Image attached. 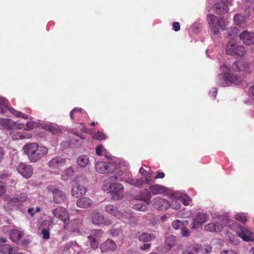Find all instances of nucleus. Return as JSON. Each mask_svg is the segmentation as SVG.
<instances>
[{"label": "nucleus", "instance_id": "obj_1", "mask_svg": "<svg viewBox=\"0 0 254 254\" xmlns=\"http://www.w3.org/2000/svg\"><path fill=\"white\" fill-rule=\"evenodd\" d=\"M224 226L235 231L237 236L243 241L247 242L254 241V233L253 232L231 219L216 217L211 222L205 225L204 228L207 232L218 233L221 232Z\"/></svg>", "mask_w": 254, "mask_h": 254}, {"label": "nucleus", "instance_id": "obj_2", "mask_svg": "<svg viewBox=\"0 0 254 254\" xmlns=\"http://www.w3.org/2000/svg\"><path fill=\"white\" fill-rule=\"evenodd\" d=\"M248 62L244 61H238L231 65L228 62H225L220 65L221 73L217 76L218 83L223 86H227L232 84H238L242 80L241 76L231 74L226 72L232 71L249 73Z\"/></svg>", "mask_w": 254, "mask_h": 254}, {"label": "nucleus", "instance_id": "obj_3", "mask_svg": "<svg viewBox=\"0 0 254 254\" xmlns=\"http://www.w3.org/2000/svg\"><path fill=\"white\" fill-rule=\"evenodd\" d=\"M22 151L32 163L37 162L44 158L48 153L49 149L41 144L36 142L26 143Z\"/></svg>", "mask_w": 254, "mask_h": 254}, {"label": "nucleus", "instance_id": "obj_4", "mask_svg": "<svg viewBox=\"0 0 254 254\" xmlns=\"http://www.w3.org/2000/svg\"><path fill=\"white\" fill-rule=\"evenodd\" d=\"M115 168L116 170L114 173V176L110 178L109 180H115L128 183L131 179V173L129 171L128 163L125 161L117 160Z\"/></svg>", "mask_w": 254, "mask_h": 254}, {"label": "nucleus", "instance_id": "obj_5", "mask_svg": "<svg viewBox=\"0 0 254 254\" xmlns=\"http://www.w3.org/2000/svg\"><path fill=\"white\" fill-rule=\"evenodd\" d=\"M104 191L111 193L112 198L114 200H119L123 197L124 187L121 184H112L110 180L104 182L102 186Z\"/></svg>", "mask_w": 254, "mask_h": 254}, {"label": "nucleus", "instance_id": "obj_6", "mask_svg": "<svg viewBox=\"0 0 254 254\" xmlns=\"http://www.w3.org/2000/svg\"><path fill=\"white\" fill-rule=\"evenodd\" d=\"M8 101L5 98L0 96V114L5 113V109L7 108L9 111L15 117L22 118L23 119H29L28 116L22 112H19L13 109L8 107Z\"/></svg>", "mask_w": 254, "mask_h": 254}, {"label": "nucleus", "instance_id": "obj_7", "mask_svg": "<svg viewBox=\"0 0 254 254\" xmlns=\"http://www.w3.org/2000/svg\"><path fill=\"white\" fill-rule=\"evenodd\" d=\"M226 52L227 54L236 57H242L246 54L244 47L233 41H230L227 43Z\"/></svg>", "mask_w": 254, "mask_h": 254}, {"label": "nucleus", "instance_id": "obj_8", "mask_svg": "<svg viewBox=\"0 0 254 254\" xmlns=\"http://www.w3.org/2000/svg\"><path fill=\"white\" fill-rule=\"evenodd\" d=\"M207 20L209 25L211 31L214 34L217 35L219 32L220 28L222 30L225 29L224 26L222 25L224 21L221 20H218L214 15L209 14L207 16Z\"/></svg>", "mask_w": 254, "mask_h": 254}, {"label": "nucleus", "instance_id": "obj_9", "mask_svg": "<svg viewBox=\"0 0 254 254\" xmlns=\"http://www.w3.org/2000/svg\"><path fill=\"white\" fill-rule=\"evenodd\" d=\"M24 127V124L14 122L10 119L0 118V128L10 130L21 129Z\"/></svg>", "mask_w": 254, "mask_h": 254}, {"label": "nucleus", "instance_id": "obj_10", "mask_svg": "<svg viewBox=\"0 0 254 254\" xmlns=\"http://www.w3.org/2000/svg\"><path fill=\"white\" fill-rule=\"evenodd\" d=\"M117 160L112 162L97 161L95 164L96 171L99 174H104L113 171Z\"/></svg>", "mask_w": 254, "mask_h": 254}, {"label": "nucleus", "instance_id": "obj_11", "mask_svg": "<svg viewBox=\"0 0 254 254\" xmlns=\"http://www.w3.org/2000/svg\"><path fill=\"white\" fill-rule=\"evenodd\" d=\"M52 213L55 217L62 221L65 224L64 228H67V223L69 221V217L67 210L63 207H58L52 210Z\"/></svg>", "mask_w": 254, "mask_h": 254}, {"label": "nucleus", "instance_id": "obj_12", "mask_svg": "<svg viewBox=\"0 0 254 254\" xmlns=\"http://www.w3.org/2000/svg\"><path fill=\"white\" fill-rule=\"evenodd\" d=\"M24 130L25 131H28L39 127H41L45 130H51V126L40 120L28 121L25 125L24 124Z\"/></svg>", "mask_w": 254, "mask_h": 254}, {"label": "nucleus", "instance_id": "obj_13", "mask_svg": "<svg viewBox=\"0 0 254 254\" xmlns=\"http://www.w3.org/2000/svg\"><path fill=\"white\" fill-rule=\"evenodd\" d=\"M208 219V217L206 213H197L193 219L191 229L195 230L200 228L207 221Z\"/></svg>", "mask_w": 254, "mask_h": 254}, {"label": "nucleus", "instance_id": "obj_14", "mask_svg": "<svg viewBox=\"0 0 254 254\" xmlns=\"http://www.w3.org/2000/svg\"><path fill=\"white\" fill-rule=\"evenodd\" d=\"M190 250H184L183 251V254H195L199 252L203 253H209L211 251V247L209 245H205L202 248L201 246L199 245H193L190 248Z\"/></svg>", "mask_w": 254, "mask_h": 254}, {"label": "nucleus", "instance_id": "obj_15", "mask_svg": "<svg viewBox=\"0 0 254 254\" xmlns=\"http://www.w3.org/2000/svg\"><path fill=\"white\" fill-rule=\"evenodd\" d=\"M152 205L157 210H165L170 207V202L165 198L157 197L153 199Z\"/></svg>", "mask_w": 254, "mask_h": 254}, {"label": "nucleus", "instance_id": "obj_16", "mask_svg": "<svg viewBox=\"0 0 254 254\" xmlns=\"http://www.w3.org/2000/svg\"><path fill=\"white\" fill-rule=\"evenodd\" d=\"M9 135L13 140L28 139L32 137V134L28 131H19L16 129H11Z\"/></svg>", "mask_w": 254, "mask_h": 254}, {"label": "nucleus", "instance_id": "obj_17", "mask_svg": "<svg viewBox=\"0 0 254 254\" xmlns=\"http://www.w3.org/2000/svg\"><path fill=\"white\" fill-rule=\"evenodd\" d=\"M16 169L18 172L25 178H29L33 174L32 167L24 163L19 164Z\"/></svg>", "mask_w": 254, "mask_h": 254}, {"label": "nucleus", "instance_id": "obj_18", "mask_svg": "<svg viewBox=\"0 0 254 254\" xmlns=\"http://www.w3.org/2000/svg\"><path fill=\"white\" fill-rule=\"evenodd\" d=\"M105 210L108 213L114 215L117 218H122L123 217H125L126 218H129L131 216V213L129 211L127 212H126L124 214H123L121 212L118 211L116 207L112 205H107L105 206Z\"/></svg>", "mask_w": 254, "mask_h": 254}, {"label": "nucleus", "instance_id": "obj_19", "mask_svg": "<svg viewBox=\"0 0 254 254\" xmlns=\"http://www.w3.org/2000/svg\"><path fill=\"white\" fill-rule=\"evenodd\" d=\"M149 190L154 195L163 194L168 196L171 191V189L160 185H154L150 186Z\"/></svg>", "mask_w": 254, "mask_h": 254}, {"label": "nucleus", "instance_id": "obj_20", "mask_svg": "<svg viewBox=\"0 0 254 254\" xmlns=\"http://www.w3.org/2000/svg\"><path fill=\"white\" fill-rule=\"evenodd\" d=\"M178 195H179L178 191H174L172 190L170 194L167 196L169 197L171 201L170 207L175 210L179 209L181 206L180 198L179 197H177Z\"/></svg>", "mask_w": 254, "mask_h": 254}, {"label": "nucleus", "instance_id": "obj_21", "mask_svg": "<svg viewBox=\"0 0 254 254\" xmlns=\"http://www.w3.org/2000/svg\"><path fill=\"white\" fill-rule=\"evenodd\" d=\"M27 195L25 193H23L18 197H13L8 199L7 204V208L14 209L18 207L20 202L25 201L26 200Z\"/></svg>", "mask_w": 254, "mask_h": 254}, {"label": "nucleus", "instance_id": "obj_22", "mask_svg": "<svg viewBox=\"0 0 254 254\" xmlns=\"http://www.w3.org/2000/svg\"><path fill=\"white\" fill-rule=\"evenodd\" d=\"M240 37L243 43L248 45L254 44V33L245 31L242 33Z\"/></svg>", "mask_w": 254, "mask_h": 254}, {"label": "nucleus", "instance_id": "obj_23", "mask_svg": "<svg viewBox=\"0 0 254 254\" xmlns=\"http://www.w3.org/2000/svg\"><path fill=\"white\" fill-rule=\"evenodd\" d=\"M65 164V159L62 157H56L51 160L49 165L53 169L60 168Z\"/></svg>", "mask_w": 254, "mask_h": 254}, {"label": "nucleus", "instance_id": "obj_24", "mask_svg": "<svg viewBox=\"0 0 254 254\" xmlns=\"http://www.w3.org/2000/svg\"><path fill=\"white\" fill-rule=\"evenodd\" d=\"M87 189L85 188L78 185H76L71 190V194L73 197L78 198L84 195Z\"/></svg>", "mask_w": 254, "mask_h": 254}, {"label": "nucleus", "instance_id": "obj_25", "mask_svg": "<svg viewBox=\"0 0 254 254\" xmlns=\"http://www.w3.org/2000/svg\"><path fill=\"white\" fill-rule=\"evenodd\" d=\"M88 219L94 225H99L104 222L103 216L98 212H92L88 217Z\"/></svg>", "mask_w": 254, "mask_h": 254}, {"label": "nucleus", "instance_id": "obj_26", "mask_svg": "<svg viewBox=\"0 0 254 254\" xmlns=\"http://www.w3.org/2000/svg\"><path fill=\"white\" fill-rule=\"evenodd\" d=\"M100 248L102 252H107L114 251L116 249L117 246L113 241L107 240L101 244Z\"/></svg>", "mask_w": 254, "mask_h": 254}, {"label": "nucleus", "instance_id": "obj_27", "mask_svg": "<svg viewBox=\"0 0 254 254\" xmlns=\"http://www.w3.org/2000/svg\"><path fill=\"white\" fill-rule=\"evenodd\" d=\"M23 233L20 230H12L9 233V238L13 242L17 243L20 241L23 236Z\"/></svg>", "mask_w": 254, "mask_h": 254}, {"label": "nucleus", "instance_id": "obj_28", "mask_svg": "<svg viewBox=\"0 0 254 254\" xmlns=\"http://www.w3.org/2000/svg\"><path fill=\"white\" fill-rule=\"evenodd\" d=\"M16 250V248H14L10 245H0V253L2 254H14Z\"/></svg>", "mask_w": 254, "mask_h": 254}, {"label": "nucleus", "instance_id": "obj_29", "mask_svg": "<svg viewBox=\"0 0 254 254\" xmlns=\"http://www.w3.org/2000/svg\"><path fill=\"white\" fill-rule=\"evenodd\" d=\"M215 10L219 14H224L228 12V5L222 0H218L215 4Z\"/></svg>", "mask_w": 254, "mask_h": 254}, {"label": "nucleus", "instance_id": "obj_30", "mask_svg": "<svg viewBox=\"0 0 254 254\" xmlns=\"http://www.w3.org/2000/svg\"><path fill=\"white\" fill-rule=\"evenodd\" d=\"M92 203V201L88 197H84L77 200L76 204L78 207L81 208L88 207Z\"/></svg>", "mask_w": 254, "mask_h": 254}, {"label": "nucleus", "instance_id": "obj_31", "mask_svg": "<svg viewBox=\"0 0 254 254\" xmlns=\"http://www.w3.org/2000/svg\"><path fill=\"white\" fill-rule=\"evenodd\" d=\"M76 162L78 167L84 168L89 164V159L87 156L82 155L77 158Z\"/></svg>", "mask_w": 254, "mask_h": 254}, {"label": "nucleus", "instance_id": "obj_32", "mask_svg": "<svg viewBox=\"0 0 254 254\" xmlns=\"http://www.w3.org/2000/svg\"><path fill=\"white\" fill-rule=\"evenodd\" d=\"M178 192L179 195H178L177 197H179L180 201L184 205H190L191 204L192 200L187 194L178 191Z\"/></svg>", "mask_w": 254, "mask_h": 254}, {"label": "nucleus", "instance_id": "obj_33", "mask_svg": "<svg viewBox=\"0 0 254 254\" xmlns=\"http://www.w3.org/2000/svg\"><path fill=\"white\" fill-rule=\"evenodd\" d=\"M96 153L98 156L105 155L108 159L113 160L112 156L110 154H107L106 149L101 145H98L96 148Z\"/></svg>", "mask_w": 254, "mask_h": 254}, {"label": "nucleus", "instance_id": "obj_34", "mask_svg": "<svg viewBox=\"0 0 254 254\" xmlns=\"http://www.w3.org/2000/svg\"><path fill=\"white\" fill-rule=\"evenodd\" d=\"M54 200L56 203H60L64 198V195L63 192L58 190L55 189L53 191Z\"/></svg>", "mask_w": 254, "mask_h": 254}, {"label": "nucleus", "instance_id": "obj_35", "mask_svg": "<svg viewBox=\"0 0 254 254\" xmlns=\"http://www.w3.org/2000/svg\"><path fill=\"white\" fill-rule=\"evenodd\" d=\"M75 171L72 167L67 168L62 175V178L64 181H67L70 179L74 174Z\"/></svg>", "mask_w": 254, "mask_h": 254}, {"label": "nucleus", "instance_id": "obj_36", "mask_svg": "<svg viewBox=\"0 0 254 254\" xmlns=\"http://www.w3.org/2000/svg\"><path fill=\"white\" fill-rule=\"evenodd\" d=\"M234 218L237 221L245 223L247 221V214L244 212L236 213Z\"/></svg>", "mask_w": 254, "mask_h": 254}, {"label": "nucleus", "instance_id": "obj_37", "mask_svg": "<svg viewBox=\"0 0 254 254\" xmlns=\"http://www.w3.org/2000/svg\"><path fill=\"white\" fill-rule=\"evenodd\" d=\"M176 238L173 236H170L168 237L166 240L165 247L167 249L170 250L173 246Z\"/></svg>", "mask_w": 254, "mask_h": 254}, {"label": "nucleus", "instance_id": "obj_38", "mask_svg": "<svg viewBox=\"0 0 254 254\" xmlns=\"http://www.w3.org/2000/svg\"><path fill=\"white\" fill-rule=\"evenodd\" d=\"M245 18L243 15L237 14L234 17V21L236 25L242 26L245 23Z\"/></svg>", "mask_w": 254, "mask_h": 254}, {"label": "nucleus", "instance_id": "obj_39", "mask_svg": "<svg viewBox=\"0 0 254 254\" xmlns=\"http://www.w3.org/2000/svg\"><path fill=\"white\" fill-rule=\"evenodd\" d=\"M154 237L148 233H143L139 236V240L142 242H148L152 240Z\"/></svg>", "mask_w": 254, "mask_h": 254}, {"label": "nucleus", "instance_id": "obj_40", "mask_svg": "<svg viewBox=\"0 0 254 254\" xmlns=\"http://www.w3.org/2000/svg\"><path fill=\"white\" fill-rule=\"evenodd\" d=\"M133 208L136 210L146 211L148 210L147 206L142 203H138L133 206Z\"/></svg>", "mask_w": 254, "mask_h": 254}, {"label": "nucleus", "instance_id": "obj_41", "mask_svg": "<svg viewBox=\"0 0 254 254\" xmlns=\"http://www.w3.org/2000/svg\"><path fill=\"white\" fill-rule=\"evenodd\" d=\"M93 138L98 140H102L106 138V135L100 131H97L96 133L93 134Z\"/></svg>", "mask_w": 254, "mask_h": 254}, {"label": "nucleus", "instance_id": "obj_42", "mask_svg": "<svg viewBox=\"0 0 254 254\" xmlns=\"http://www.w3.org/2000/svg\"><path fill=\"white\" fill-rule=\"evenodd\" d=\"M143 183V181L142 179H137L135 181H134L132 178H131L128 184L134 186L136 187H138L141 186Z\"/></svg>", "mask_w": 254, "mask_h": 254}, {"label": "nucleus", "instance_id": "obj_43", "mask_svg": "<svg viewBox=\"0 0 254 254\" xmlns=\"http://www.w3.org/2000/svg\"><path fill=\"white\" fill-rule=\"evenodd\" d=\"M183 225V222L182 221L179 220H176L175 221H174L172 223V227L176 229H183L182 226Z\"/></svg>", "mask_w": 254, "mask_h": 254}, {"label": "nucleus", "instance_id": "obj_44", "mask_svg": "<svg viewBox=\"0 0 254 254\" xmlns=\"http://www.w3.org/2000/svg\"><path fill=\"white\" fill-rule=\"evenodd\" d=\"M139 173L143 176H144L146 177L145 181L146 183L150 184L151 183V180L148 177L149 173L147 172L146 170H145L143 168L141 167L139 169Z\"/></svg>", "mask_w": 254, "mask_h": 254}, {"label": "nucleus", "instance_id": "obj_45", "mask_svg": "<svg viewBox=\"0 0 254 254\" xmlns=\"http://www.w3.org/2000/svg\"><path fill=\"white\" fill-rule=\"evenodd\" d=\"M227 238L229 241L234 245H237L239 244V240L236 238V237L231 234H227Z\"/></svg>", "mask_w": 254, "mask_h": 254}, {"label": "nucleus", "instance_id": "obj_46", "mask_svg": "<svg viewBox=\"0 0 254 254\" xmlns=\"http://www.w3.org/2000/svg\"><path fill=\"white\" fill-rule=\"evenodd\" d=\"M192 213L190 211L186 210V213H182V211L178 212L177 213V216H181L182 217L188 218L191 215Z\"/></svg>", "mask_w": 254, "mask_h": 254}, {"label": "nucleus", "instance_id": "obj_47", "mask_svg": "<svg viewBox=\"0 0 254 254\" xmlns=\"http://www.w3.org/2000/svg\"><path fill=\"white\" fill-rule=\"evenodd\" d=\"M88 238L90 240V243L91 244V247H92L94 249H96L98 246V242L94 238H92L91 236H89Z\"/></svg>", "mask_w": 254, "mask_h": 254}, {"label": "nucleus", "instance_id": "obj_48", "mask_svg": "<svg viewBox=\"0 0 254 254\" xmlns=\"http://www.w3.org/2000/svg\"><path fill=\"white\" fill-rule=\"evenodd\" d=\"M141 197V199L145 201L146 203L149 204L151 203V196L150 194L147 193L145 195H142Z\"/></svg>", "mask_w": 254, "mask_h": 254}, {"label": "nucleus", "instance_id": "obj_49", "mask_svg": "<svg viewBox=\"0 0 254 254\" xmlns=\"http://www.w3.org/2000/svg\"><path fill=\"white\" fill-rule=\"evenodd\" d=\"M83 111L82 109L80 108H75L73 110H72L70 113V117L73 120V115L76 112H82Z\"/></svg>", "mask_w": 254, "mask_h": 254}, {"label": "nucleus", "instance_id": "obj_50", "mask_svg": "<svg viewBox=\"0 0 254 254\" xmlns=\"http://www.w3.org/2000/svg\"><path fill=\"white\" fill-rule=\"evenodd\" d=\"M43 234V238L44 239H48L50 238V232L48 229H44L42 232Z\"/></svg>", "mask_w": 254, "mask_h": 254}, {"label": "nucleus", "instance_id": "obj_51", "mask_svg": "<svg viewBox=\"0 0 254 254\" xmlns=\"http://www.w3.org/2000/svg\"><path fill=\"white\" fill-rule=\"evenodd\" d=\"M182 230V236L185 237H188L190 235V232L188 229L183 228Z\"/></svg>", "mask_w": 254, "mask_h": 254}, {"label": "nucleus", "instance_id": "obj_52", "mask_svg": "<svg viewBox=\"0 0 254 254\" xmlns=\"http://www.w3.org/2000/svg\"><path fill=\"white\" fill-rule=\"evenodd\" d=\"M5 191V187L4 184L2 182H0V196L4 194Z\"/></svg>", "mask_w": 254, "mask_h": 254}, {"label": "nucleus", "instance_id": "obj_53", "mask_svg": "<svg viewBox=\"0 0 254 254\" xmlns=\"http://www.w3.org/2000/svg\"><path fill=\"white\" fill-rule=\"evenodd\" d=\"M121 231L119 229H113L111 231V234L113 236H118L120 234Z\"/></svg>", "mask_w": 254, "mask_h": 254}, {"label": "nucleus", "instance_id": "obj_54", "mask_svg": "<svg viewBox=\"0 0 254 254\" xmlns=\"http://www.w3.org/2000/svg\"><path fill=\"white\" fill-rule=\"evenodd\" d=\"M173 29L175 31H178L180 29V26L179 22H174L173 24Z\"/></svg>", "mask_w": 254, "mask_h": 254}, {"label": "nucleus", "instance_id": "obj_55", "mask_svg": "<svg viewBox=\"0 0 254 254\" xmlns=\"http://www.w3.org/2000/svg\"><path fill=\"white\" fill-rule=\"evenodd\" d=\"M217 93V90L216 88H214L212 89V91L209 92L210 96L213 98L214 99L216 98V95Z\"/></svg>", "mask_w": 254, "mask_h": 254}, {"label": "nucleus", "instance_id": "obj_56", "mask_svg": "<svg viewBox=\"0 0 254 254\" xmlns=\"http://www.w3.org/2000/svg\"><path fill=\"white\" fill-rule=\"evenodd\" d=\"M249 95L251 98L254 99V86L250 88Z\"/></svg>", "mask_w": 254, "mask_h": 254}, {"label": "nucleus", "instance_id": "obj_57", "mask_svg": "<svg viewBox=\"0 0 254 254\" xmlns=\"http://www.w3.org/2000/svg\"><path fill=\"white\" fill-rule=\"evenodd\" d=\"M221 254H238V253L237 252L234 251L228 250L222 252Z\"/></svg>", "mask_w": 254, "mask_h": 254}, {"label": "nucleus", "instance_id": "obj_58", "mask_svg": "<svg viewBox=\"0 0 254 254\" xmlns=\"http://www.w3.org/2000/svg\"><path fill=\"white\" fill-rule=\"evenodd\" d=\"M164 173L162 172H158L155 177V179H162L164 177Z\"/></svg>", "mask_w": 254, "mask_h": 254}, {"label": "nucleus", "instance_id": "obj_59", "mask_svg": "<svg viewBox=\"0 0 254 254\" xmlns=\"http://www.w3.org/2000/svg\"><path fill=\"white\" fill-rule=\"evenodd\" d=\"M150 247V245L149 244H145L140 247V249L142 250H145L148 249Z\"/></svg>", "mask_w": 254, "mask_h": 254}, {"label": "nucleus", "instance_id": "obj_60", "mask_svg": "<svg viewBox=\"0 0 254 254\" xmlns=\"http://www.w3.org/2000/svg\"><path fill=\"white\" fill-rule=\"evenodd\" d=\"M28 212L29 213L31 216H33L34 214L35 213V209L34 208H30L28 209Z\"/></svg>", "mask_w": 254, "mask_h": 254}, {"label": "nucleus", "instance_id": "obj_61", "mask_svg": "<svg viewBox=\"0 0 254 254\" xmlns=\"http://www.w3.org/2000/svg\"><path fill=\"white\" fill-rule=\"evenodd\" d=\"M3 157V151L2 148L0 146V162L2 160Z\"/></svg>", "mask_w": 254, "mask_h": 254}, {"label": "nucleus", "instance_id": "obj_62", "mask_svg": "<svg viewBox=\"0 0 254 254\" xmlns=\"http://www.w3.org/2000/svg\"><path fill=\"white\" fill-rule=\"evenodd\" d=\"M183 223V225L182 226L183 228H184L185 226H187L189 224V222L188 220H184L182 221Z\"/></svg>", "mask_w": 254, "mask_h": 254}, {"label": "nucleus", "instance_id": "obj_63", "mask_svg": "<svg viewBox=\"0 0 254 254\" xmlns=\"http://www.w3.org/2000/svg\"><path fill=\"white\" fill-rule=\"evenodd\" d=\"M6 239L4 238H0V243H4L6 242Z\"/></svg>", "mask_w": 254, "mask_h": 254}, {"label": "nucleus", "instance_id": "obj_64", "mask_svg": "<svg viewBox=\"0 0 254 254\" xmlns=\"http://www.w3.org/2000/svg\"><path fill=\"white\" fill-rule=\"evenodd\" d=\"M250 254H254V247L252 248L250 251Z\"/></svg>", "mask_w": 254, "mask_h": 254}]
</instances>
